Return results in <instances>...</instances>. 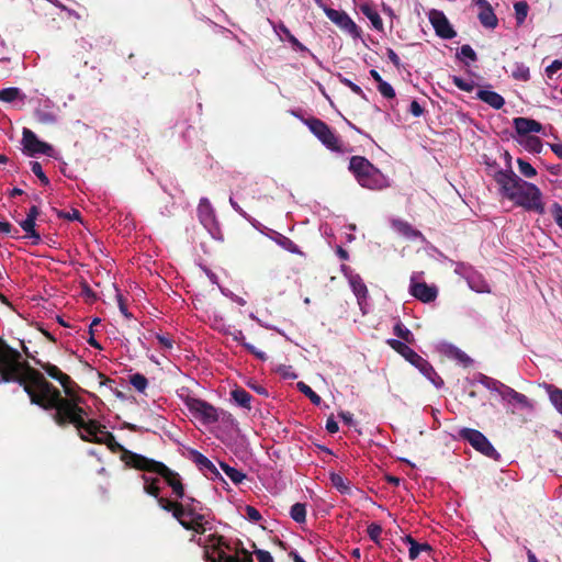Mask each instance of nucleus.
<instances>
[{"instance_id": "nucleus-46", "label": "nucleus", "mask_w": 562, "mask_h": 562, "mask_svg": "<svg viewBox=\"0 0 562 562\" xmlns=\"http://www.w3.org/2000/svg\"><path fill=\"white\" fill-rule=\"evenodd\" d=\"M432 550L431 546L427 542L424 543H413V547H409L408 557L411 560H415L418 558L422 551L430 552Z\"/></svg>"}, {"instance_id": "nucleus-7", "label": "nucleus", "mask_w": 562, "mask_h": 562, "mask_svg": "<svg viewBox=\"0 0 562 562\" xmlns=\"http://www.w3.org/2000/svg\"><path fill=\"white\" fill-rule=\"evenodd\" d=\"M349 170L363 188L380 190L384 187V177L381 171L363 156H352Z\"/></svg>"}, {"instance_id": "nucleus-63", "label": "nucleus", "mask_w": 562, "mask_h": 562, "mask_svg": "<svg viewBox=\"0 0 562 562\" xmlns=\"http://www.w3.org/2000/svg\"><path fill=\"white\" fill-rule=\"evenodd\" d=\"M326 430L329 434H336L339 430V426H338L337 422L334 419L333 416H330L326 420Z\"/></svg>"}, {"instance_id": "nucleus-26", "label": "nucleus", "mask_w": 562, "mask_h": 562, "mask_svg": "<svg viewBox=\"0 0 562 562\" xmlns=\"http://www.w3.org/2000/svg\"><path fill=\"white\" fill-rule=\"evenodd\" d=\"M349 284L352 289V292L358 299L359 305H362V302L366 301L368 296V289L364 284L362 278L359 274H351L348 278Z\"/></svg>"}, {"instance_id": "nucleus-42", "label": "nucleus", "mask_w": 562, "mask_h": 562, "mask_svg": "<svg viewBox=\"0 0 562 562\" xmlns=\"http://www.w3.org/2000/svg\"><path fill=\"white\" fill-rule=\"evenodd\" d=\"M280 30L282 31V33L285 35L286 40L292 44V46L296 49V50H300V52H310L308 48L303 45L291 32L290 30L281 24L280 25Z\"/></svg>"}, {"instance_id": "nucleus-10", "label": "nucleus", "mask_w": 562, "mask_h": 562, "mask_svg": "<svg viewBox=\"0 0 562 562\" xmlns=\"http://www.w3.org/2000/svg\"><path fill=\"white\" fill-rule=\"evenodd\" d=\"M184 403L190 413L203 424H215L220 420V413L212 404L190 396L186 398Z\"/></svg>"}, {"instance_id": "nucleus-30", "label": "nucleus", "mask_w": 562, "mask_h": 562, "mask_svg": "<svg viewBox=\"0 0 562 562\" xmlns=\"http://www.w3.org/2000/svg\"><path fill=\"white\" fill-rule=\"evenodd\" d=\"M233 400L241 407L250 409L252 396L244 389L237 387L231 392Z\"/></svg>"}, {"instance_id": "nucleus-32", "label": "nucleus", "mask_w": 562, "mask_h": 562, "mask_svg": "<svg viewBox=\"0 0 562 562\" xmlns=\"http://www.w3.org/2000/svg\"><path fill=\"white\" fill-rule=\"evenodd\" d=\"M22 229L26 233V237L32 239L33 245H37L41 241L40 234L35 231V221L31 218H25L20 223Z\"/></svg>"}, {"instance_id": "nucleus-17", "label": "nucleus", "mask_w": 562, "mask_h": 562, "mask_svg": "<svg viewBox=\"0 0 562 562\" xmlns=\"http://www.w3.org/2000/svg\"><path fill=\"white\" fill-rule=\"evenodd\" d=\"M513 125L518 135L526 137L530 136V133H541L543 131V126L540 122L529 117H515Z\"/></svg>"}, {"instance_id": "nucleus-56", "label": "nucleus", "mask_w": 562, "mask_h": 562, "mask_svg": "<svg viewBox=\"0 0 562 562\" xmlns=\"http://www.w3.org/2000/svg\"><path fill=\"white\" fill-rule=\"evenodd\" d=\"M458 56L465 57V58L470 59L471 61H475L477 59L476 53L469 44L461 46L460 54Z\"/></svg>"}, {"instance_id": "nucleus-27", "label": "nucleus", "mask_w": 562, "mask_h": 562, "mask_svg": "<svg viewBox=\"0 0 562 562\" xmlns=\"http://www.w3.org/2000/svg\"><path fill=\"white\" fill-rule=\"evenodd\" d=\"M360 11L362 12L363 15H366L372 26L378 30V31H383V21L380 16V14L378 13V11L369 3H363L360 5Z\"/></svg>"}, {"instance_id": "nucleus-52", "label": "nucleus", "mask_w": 562, "mask_h": 562, "mask_svg": "<svg viewBox=\"0 0 562 562\" xmlns=\"http://www.w3.org/2000/svg\"><path fill=\"white\" fill-rule=\"evenodd\" d=\"M551 215L555 222V224L561 228L562 231V205L558 202H554L551 205L550 209Z\"/></svg>"}, {"instance_id": "nucleus-37", "label": "nucleus", "mask_w": 562, "mask_h": 562, "mask_svg": "<svg viewBox=\"0 0 562 562\" xmlns=\"http://www.w3.org/2000/svg\"><path fill=\"white\" fill-rule=\"evenodd\" d=\"M520 144L524 145L527 150L536 154L541 153L543 147L542 142L538 136H527L522 142H520Z\"/></svg>"}, {"instance_id": "nucleus-34", "label": "nucleus", "mask_w": 562, "mask_h": 562, "mask_svg": "<svg viewBox=\"0 0 562 562\" xmlns=\"http://www.w3.org/2000/svg\"><path fill=\"white\" fill-rule=\"evenodd\" d=\"M547 391L549 394V398L557 411L562 415V389H559L554 385H548Z\"/></svg>"}, {"instance_id": "nucleus-19", "label": "nucleus", "mask_w": 562, "mask_h": 562, "mask_svg": "<svg viewBox=\"0 0 562 562\" xmlns=\"http://www.w3.org/2000/svg\"><path fill=\"white\" fill-rule=\"evenodd\" d=\"M94 443L105 445L112 452H122V460L126 465L132 468V463H130V459L127 458L130 450L125 449L120 442L116 441L115 436L108 431L106 429L103 431L100 440L94 439Z\"/></svg>"}, {"instance_id": "nucleus-61", "label": "nucleus", "mask_w": 562, "mask_h": 562, "mask_svg": "<svg viewBox=\"0 0 562 562\" xmlns=\"http://www.w3.org/2000/svg\"><path fill=\"white\" fill-rule=\"evenodd\" d=\"M156 338H157L158 344L160 345V347H162L165 349H171L172 348L173 340L169 336L157 335Z\"/></svg>"}, {"instance_id": "nucleus-64", "label": "nucleus", "mask_w": 562, "mask_h": 562, "mask_svg": "<svg viewBox=\"0 0 562 562\" xmlns=\"http://www.w3.org/2000/svg\"><path fill=\"white\" fill-rule=\"evenodd\" d=\"M386 54H387V57L391 60V63L396 68H400L401 67V60H400V57L397 56V54L392 48H387L386 49Z\"/></svg>"}, {"instance_id": "nucleus-2", "label": "nucleus", "mask_w": 562, "mask_h": 562, "mask_svg": "<svg viewBox=\"0 0 562 562\" xmlns=\"http://www.w3.org/2000/svg\"><path fill=\"white\" fill-rule=\"evenodd\" d=\"M495 182L499 187V193L516 205L527 211L544 214V204L540 189L519 178L512 169H498L493 173Z\"/></svg>"}, {"instance_id": "nucleus-50", "label": "nucleus", "mask_w": 562, "mask_h": 562, "mask_svg": "<svg viewBox=\"0 0 562 562\" xmlns=\"http://www.w3.org/2000/svg\"><path fill=\"white\" fill-rule=\"evenodd\" d=\"M339 81L348 87L353 93H356L357 95L361 97V98H366V94L363 92V90L361 89V87H359L358 85H356L355 82H352L350 79L346 78V77H342L341 75H339Z\"/></svg>"}, {"instance_id": "nucleus-13", "label": "nucleus", "mask_w": 562, "mask_h": 562, "mask_svg": "<svg viewBox=\"0 0 562 562\" xmlns=\"http://www.w3.org/2000/svg\"><path fill=\"white\" fill-rule=\"evenodd\" d=\"M324 11L326 16L344 32L348 33L353 38L360 36L359 27L345 11L336 10L333 8H325Z\"/></svg>"}, {"instance_id": "nucleus-49", "label": "nucleus", "mask_w": 562, "mask_h": 562, "mask_svg": "<svg viewBox=\"0 0 562 562\" xmlns=\"http://www.w3.org/2000/svg\"><path fill=\"white\" fill-rule=\"evenodd\" d=\"M31 170L40 179L42 184H44V186L49 184V179L44 173L42 165L38 161L31 162Z\"/></svg>"}, {"instance_id": "nucleus-25", "label": "nucleus", "mask_w": 562, "mask_h": 562, "mask_svg": "<svg viewBox=\"0 0 562 562\" xmlns=\"http://www.w3.org/2000/svg\"><path fill=\"white\" fill-rule=\"evenodd\" d=\"M476 98L495 110L502 109L505 104L504 98L495 91L479 90L476 93Z\"/></svg>"}, {"instance_id": "nucleus-9", "label": "nucleus", "mask_w": 562, "mask_h": 562, "mask_svg": "<svg viewBox=\"0 0 562 562\" xmlns=\"http://www.w3.org/2000/svg\"><path fill=\"white\" fill-rule=\"evenodd\" d=\"M459 437L468 441L476 451L481 452L483 456L494 460L499 458V453L496 451L486 436L480 430L462 428L459 431Z\"/></svg>"}, {"instance_id": "nucleus-29", "label": "nucleus", "mask_w": 562, "mask_h": 562, "mask_svg": "<svg viewBox=\"0 0 562 562\" xmlns=\"http://www.w3.org/2000/svg\"><path fill=\"white\" fill-rule=\"evenodd\" d=\"M272 240L277 245H279L281 248H283L284 250H286L291 254H296V255H301V256L303 255V252L301 251L299 246L293 240H291L289 237L282 235L281 233H274Z\"/></svg>"}, {"instance_id": "nucleus-24", "label": "nucleus", "mask_w": 562, "mask_h": 562, "mask_svg": "<svg viewBox=\"0 0 562 562\" xmlns=\"http://www.w3.org/2000/svg\"><path fill=\"white\" fill-rule=\"evenodd\" d=\"M392 227L407 239L414 240L417 238H423V234L418 229L414 228L408 222L402 220H393Z\"/></svg>"}, {"instance_id": "nucleus-12", "label": "nucleus", "mask_w": 562, "mask_h": 562, "mask_svg": "<svg viewBox=\"0 0 562 562\" xmlns=\"http://www.w3.org/2000/svg\"><path fill=\"white\" fill-rule=\"evenodd\" d=\"M22 144L29 156L42 154L53 157V146L38 139L36 134L26 127H24L22 132Z\"/></svg>"}, {"instance_id": "nucleus-3", "label": "nucleus", "mask_w": 562, "mask_h": 562, "mask_svg": "<svg viewBox=\"0 0 562 562\" xmlns=\"http://www.w3.org/2000/svg\"><path fill=\"white\" fill-rule=\"evenodd\" d=\"M35 374L41 375L42 372L23 360L19 350L0 338V383H18L26 393V389H32L35 384Z\"/></svg>"}, {"instance_id": "nucleus-60", "label": "nucleus", "mask_w": 562, "mask_h": 562, "mask_svg": "<svg viewBox=\"0 0 562 562\" xmlns=\"http://www.w3.org/2000/svg\"><path fill=\"white\" fill-rule=\"evenodd\" d=\"M258 562H273V558L269 551L258 549L255 551Z\"/></svg>"}, {"instance_id": "nucleus-14", "label": "nucleus", "mask_w": 562, "mask_h": 562, "mask_svg": "<svg viewBox=\"0 0 562 562\" xmlns=\"http://www.w3.org/2000/svg\"><path fill=\"white\" fill-rule=\"evenodd\" d=\"M429 21L435 29L436 34L445 40L453 38L457 33L450 24L443 12L438 10H431L429 13Z\"/></svg>"}, {"instance_id": "nucleus-4", "label": "nucleus", "mask_w": 562, "mask_h": 562, "mask_svg": "<svg viewBox=\"0 0 562 562\" xmlns=\"http://www.w3.org/2000/svg\"><path fill=\"white\" fill-rule=\"evenodd\" d=\"M190 541H194L204 548V555L207 562H254L252 554L238 541V547H233L224 536L210 535L201 544V538L193 535Z\"/></svg>"}, {"instance_id": "nucleus-43", "label": "nucleus", "mask_w": 562, "mask_h": 562, "mask_svg": "<svg viewBox=\"0 0 562 562\" xmlns=\"http://www.w3.org/2000/svg\"><path fill=\"white\" fill-rule=\"evenodd\" d=\"M514 9L517 23L522 24L528 14V3L526 1H518L514 4Z\"/></svg>"}, {"instance_id": "nucleus-45", "label": "nucleus", "mask_w": 562, "mask_h": 562, "mask_svg": "<svg viewBox=\"0 0 562 562\" xmlns=\"http://www.w3.org/2000/svg\"><path fill=\"white\" fill-rule=\"evenodd\" d=\"M130 383L138 392H144L148 385V381H147L146 376L140 373L132 374L130 376Z\"/></svg>"}, {"instance_id": "nucleus-44", "label": "nucleus", "mask_w": 562, "mask_h": 562, "mask_svg": "<svg viewBox=\"0 0 562 562\" xmlns=\"http://www.w3.org/2000/svg\"><path fill=\"white\" fill-rule=\"evenodd\" d=\"M452 83L462 91L472 92L475 83L472 80H465L459 76H450Z\"/></svg>"}, {"instance_id": "nucleus-6", "label": "nucleus", "mask_w": 562, "mask_h": 562, "mask_svg": "<svg viewBox=\"0 0 562 562\" xmlns=\"http://www.w3.org/2000/svg\"><path fill=\"white\" fill-rule=\"evenodd\" d=\"M386 344L398 355H401L406 361L413 364L419 370V372L429 380L436 387L443 385V380L435 371L434 367L416 351H414L408 345L402 342L398 339H387Z\"/></svg>"}, {"instance_id": "nucleus-55", "label": "nucleus", "mask_w": 562, "mask_h": 562, "mask_svg": "<svg viewBox=\"0 0 562 562\" xmlns=\"http://www.w3.org/2000/svg\"><path fill=\"white\" fill-rule=\"evenodd\" d=\"M57 216L68 221H80L81 218L80 212L76 209H72L71 212L57 211Z\"/></svg>"}, {"instance_id": "nucleus-8", "label": "nucleus", "mask_w": 562, "mask_h": 562, "mask_svg": "<svg viewBox=\"0 0 562 562\" xmlns=\"http://www.w3.org/2000/svg\"><path fill=\"white\" fill-rule=\"evenodd\" d=\"M304 124L311 133L328 149L342 153V142L335 131L324 121L317 117L305 119Z\"/></svg>"}, {"instance_id": "nucleus-31", "label": "nucleus", "mask_w": 562, "mask_h": 562, "mask_svg": "<svg viewBox=\"0 0 562 562\" xmlns=\"http://www.w3.org/2000/svg\"><path fill=\"white\" fill-rule=\"evenodd\" d=\"M510 75L514 79L520 81H528L530 79L529 67L524 63H514L510 67Z\"/></svg>"}, {"instance_id": "nucleus-22", "label": "nucleus", "mask_w": 562, "mask_h": 562, "mask_svg": "<svg viewBox=\"0 0 562 562\" xmlns=\"http://www.w3.org/2000/svg\"><path fill=\"white\" fill-rule=\"evenodd\" d=\"M198 216L200 222L205 226H211L215 221V213L206 198H202L198 205Z\"/></svg>"}, {"instance_id": "nucleus-5", "label": "nucleus", "mask_w": 562, "mask_h": 562, "mask_svg": "<svg viewBox=\"0 0 562 562\" xmlns=\"http://www.w3.org/2000/svg\"><path fill=\"white\" fill-rule=\"evenodd\" d=\"M127 458L130 459V463H132V468L160 475L172 488V493L177 498H184V486L179 473L172 471L160 461L149 459L135 452H128Z\"/></svg>"}, {"instance_id": "nucleus-18", "label": "nucleus", "mask_w": 562, "mask_h": 562, "mask_svg": "<svg viewBox=\"0 0 562 562\" xmlns=\"http://www.w3.org/2000/svg\"><path fill=\"white\" fill-rule=\"evenodd\" d=\"M475 5L480 8L479 20L481 24L487 29H495L498 24L497 16L495 15L492 5L487 0H472Z\"/></svg>"}, {"instance_id": "nucleus-57", "label": "nucleus", "mask_w": 562, "mask_h": 562, "mask_svg": "<svg viewBox=\"0 0 562 562\" xmlns=\"http://www.w3.org/2000/svg\"><path fill=\"white\" fill-rule=\"evenodd\" d=\"M562 69V60L555 59L553 60L547 68H546V75L548 78L552 79L553 76Z\"/></svg>"}, {"instance_id": "nucleus-54", "label": "nucleus", "mask_w": 562, "mask_h": 562, "mask_svg": "<svg viewBox=\"0 0 562 562\" xmlns=\"http://www.w3.org/2000/svg\"><path fill=\"white\" fill-rule=\"evenodd\" d=\"M245 516L248 520H250L252 522H258L262 518L260 512L250 505H247L245 507Z\"/></svg>"}, {"instance_id": "nucleus-62", "label": "nucleus", "mask_w": 562, "mask_h": 562, "mask_svg": "<svg viewBox=\"0 0 562 562\" xmlns=\"http://www.w3.org/2000/svg\"><path fill=\"white\" fill-rule=\"evenodd\" d=\"M409 112H411L415 117H418V116L423 115V113H424V109H423V106L418 103V101L413 100V101L411 102V105H409Z\"/></svg>"}, {"instance_id": "nucleus-35", "label": "nucleus", "mask_w": 562, "mask_h": 562, "mask_svg": "<svg viewBox=\"0 0 562 562\" xmlns=\"http://www.w3.org/2000/svg\"><path fill=\"white\" fill-rule=\"evenodd\" d=\"M291 518L297 522L303 524L306 521V505L303 503H295L290 509Z\"/></svg>"}, {"instance_id": "nucleus-53", "label": "nucleus", "mask_w": 562, "mask_h": 562, "mask_svg": "<svg viewBox=\"0 0 562 562\" xmlns=\"http://www.w3.org/2000/svg\"><path fill=\"white\" fill-rule=\"evenodd\" d=\"M378 90L386 99L395 98L394 88L386 81H383L380 85H378Z\"/></svg>"}, {"instance_id": "nucleus-33", "label": "nucleus", "mask_w": 562, "mask_h": 562, "mask_svg": "<svg viewBox=\"0 0 562 562\" xmlns=\"http://www.w3.org/2000/svg\"><path fill=\"white\" fill-rule=\"evenodd\" d=\"M393 333H394V335H396L398 338H401L403 340L402 342H405L406 345L415 342L414 334L407 327H405L401 322H397L394 325Z\"/></svg>"}, {"instance_id": "nucleus-1", "label": "nucleus", "mask_w": 562, "mask_h": 562, "mask_svg": "<svg viewBox=\"0 0 562 562\" xmlns=\"http://www.w3.org/2000/svg\"><path fill=\"white\" fill-rule=\"evenodd\" d=\"M31 404L52 413V419L60 427L72 425L78 430V436L86 442L100 440L105 426L95 419L86 420L87 412L79 405L80 397L64 398L61 391L52 384L42 373L35 374V384L26 389Z\"/></svg>"}, {"instance_id": "nucleus-20", "label": "nucleus", "mask_w": 562, "mask_h": 562, "mask_svg": "<svg viewBox=\"0 0 562 562\" xmlns=\"http://www.w3.org/2000/svg\"><path fill=\"white\" fill-rule=\"evenodd\" d=\"M186 530L194 531L195 533L203 535L206 531L207 520L204 514L195 515L178 521Z\"/></svg>"}, {"instance_id": "nucleus-59", "label": "nucleus", "mask_w": 562, "mask_h": 562, "mask_svg": "<svg viewBox=\"0 0 562 562\" xmlns=\"http://www.w3.org/2000/svg\"><path fill=\"white\" fill-rule=\"evenodd\" d=\"M245 349L251 353L252 356H255L257 359H259L260 361H266L268 359L266 352L257 349L254 345L251 344H245Z\"/></svg>"}, {"instance_id": "nucleus-38", "label": "nucleus", "mask_w": 562, "mask_h": 562, "mask_svg": "<svg viewBox=\"0 0 562 562\" xmlns=\"http://www.w3.org/2000/svg\"><path fill=\"white\" fill-rule=\"evenodd\" d=\"M142 477L145 481L144 491L148 495L154 496L155 498H158V496L160 494V487L158 486V482H159L158 479H149L146 475H143Z\"/></svg>"}, {"instance_id": "nucleus-41", "label": "nucleus", "mask_w": 562, "mask_h": 562, "mask_svg": "<svg viewBox=\"0 0 562 562\" xmlns=\"http://www.w3.org/2000/svg\"><path fill=\"white\" fill-rule=\"evenodd\" d=\"M299 391L301 393H303L305 396H307L310 398V401L315 404V405H319L321 402H322V398L318 394H316L306 383L304 382H299L296 384Z\"/></svg>"}, {"instance_id": "nucleus-21", "label": "nucleus", "mask_w": 562, "mask_h": 562, "mask_svg": "<svg viewBox=\"0 0 562 562\" xmlns=\"http://www.w3.org/2000/svg\"><path fill=\"white\" fill-rule=\"evenodd\" d=\"M182 502H180L181 505V518L184 519L188 517H192L195 515H201V510L203 509L202 503L194 497L186 496L184 498H181Z\"/></svg>"}, {"instance_id": "nucleus-28", "label": "nucleus", "mask_w": 562, "mask_h": 562, "mask_svg": "<svg viewBox=\"0 0 562 562\" xmlns=\"http://www.w3.org/2000/svg\"><path fill=\"white\" fill-rule=\"evenodd\" d=\"M157 503L161 509H164L166 512H170L172 514L173 518L177 519V521L180 520L181 508H182L180 505V502L171 501L169 498L158 496Z\"/></svg>"}, {"instance_id": "nucleus-23", "label": "nucleus", "mask_w": 562, "mask_h": 562, "mask_svg": "<svg viewBox=\"0 0 562 562\" xmlns=\"http://www.w3.org/2000/svg\"><path fill=\"white\" fill-rule=\"evenodd\" d=\"M501 396L503 400L508 401L509 403L514 402L522 408H531L532 407L530 401L528 400V397L525 394L517 392L516 390H514L513 387H510L508 385L506 387L502 389Z\"/></svg>"}, {"instance_id": "nucleus-36", "label": "nucleus", "mask_w": 562, "mask_h": 562, "mask_svg": "<svg viewBox=\"0 0 562 562\" xmlns=\"http://www.w3.org/2000/svg\"><path fill=\"white\" fill-rule=\"evenodd\" d=\"M221 468L235 484H240L246 479V475L243 472L228 465L227 463L221 462Z\"/></svg>"}, {"instance_id": "nucleus-15", "label": "nucleus", "mask_w": 562, "mask_h": 562, "mask_svg": "<svg viewBox=\"0 0 562 562\" xmlns=\"http://www.w3.org/2000/svg\"><path fill=\"white\" fill-rule=\"evenodd\" d=\"M409 293L423 303H430L437 299L438 289L426 282H415V279L412 278Z\"/></svg>"}, {"instance_id": "nucleus-11", "label": "nucleus", "mask_w": 562, "mask_h": 562, "mask_svg": "<svg viewBox=\"0 0 562 562\" xmlns=\"http://www.w3.org/2000/svg\"><path fill=\"white\" fill-rule=\"evenodd\" d=\"M35 364L41 367L49 378L59 382L65 393V396H63L64 398L78 397L76 395V382H74L72 379L68 374L64 373L57 366L42 360H35Z\"/></svg>"}, {"instance_id": "nucleus-16", "label": "nucleus", "mask_w": 562, "mask_h": 562, "mask_svg": "<svg viewBox=\"0 0 562 562\" xmlns=\"http://www.w3.org/2000/svg\"><path fill=\"white\" fill-rule=\"evenodd\" d=\"M190 459L195 463V465L199 468V470L211 480H214L216 477L222 479L221 473L214 465V463L206 458L204 454H202L200 451L195 449H191L189 451Z\"/></svg>"}, {"instance_id": "nucleus-48", "label": "nucleus", "mask_w": 562, "mask_h": 562, "mask_svg": "<svg viewBox=\"0 0 562 562\" xmlns=\"http://www.w3.org/2000/svg\"><path fill=\"white\" fill-rule=\"evenodd\" d=\"M517 165L520 173L526 178H533L537 175V170L528 161L518 158Z\"/></svg>"}, {"instance_id": "nucleus-58", "label": "nucleus", "mask_w": 562, "mask_h": 562, "mask_svg": "<svg viewBox=\"0 0 562 562\" xmlns=\"http://www.w3.org/2000/svg\"><path fill=\"white\" fill-rule=\"evenodd\" d=\"M116 300H117V305H119V308L121 311V313L126 317V318H132L133 315L128 312L127 310V304H126V300L123 297V295L117 291L116 293Z\"/></svg>"}, {"instance_id": "nucleus-51", "label": "nucleus", "mask_w": 562, "mask_h": 562, "mask_svg": "<svg viewBox=\"0 0 562 562\" xmlns=\"http://www.w3.org/2000/svg\"><path fill=\"white\" fill-rule=\"evenodd\" d=\"M367 532H368L369 538L373 542L379 543L380 536L382 533V527L380 525H378L375 522L370 524L368 526Z\"/></svg>"}, {"instance_id": "nucleus-47", "label": "nucleus", "mask_w": 562, "mask_h": 562, "mask_svg": "<svg viewBox=\"0 0 562 562\" xmlns=\"http://www.w3.org/2000/svg\"><path fill=\"white\" fill-rule=\"evenodd\" d=\"M481 383L486 386L488 390L497 392L499 395H502V389L506 387L507 385L502 383L501 381H497L495 379L483 376L481 380Z\"/></svg>"}, {"instance_id": "nucleus-39", "label": "nucleus", "mask_w": 562, "mask_h": 562, "mask_svg": "<svg viewBox=\"0 0 562 562\" xmlns=\"http://www.w3.org/2000/svg\"><path fill=\"white\" fill-rule=\"evenodd\" d=\"M21 97V90L15 87L4 88L0 90V101L1 102H13L18 98Z\"/></svg>"}, {"instance_id": "nucleus-40", "label": "nucleus", "mask_w": 562, "mask_h": 562, "mask_svg": "<svg viewBox=\"0 0 562 562\" xmlns=\"http://www.w3.org/2000/svg\"><path fill=\"white\" fill-rule=\"evenodd\" d=\"M330 482L333 486L339 491L341 494H347L350 491L349 484L345 481V479L338 473L330 474Z\"/></svg>"}]
</instances>
